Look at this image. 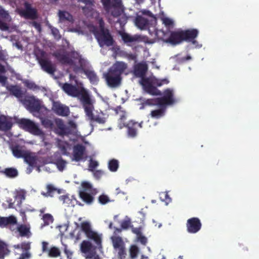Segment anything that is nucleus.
<instances>
[{"label": "nucleus", "instance_id": "obj_1", "mask_svg": "<svg viewBox=\"0 0 259 259\" xmlns=\"http://www.w3.org/2000/svg\"><path fill=\"white\" fill-rule=\"evenodd\" d=\"M147 70L148 66L145 63H139L135 65L134 73L137 77H142L141 84L147 93L152 95L161 96L162 95L161 91L153 84L157 87H161L168 84L169 80L167 78L161 79L154 78L151 81L149 78L144 77Z\"/></svg>", "mask_w": 259, "mask_h": 259}, {"label": "nucleus", "instance_id": "obj_2", "mask_svg": "<svg viewBox=\"0 0 259 259\" xmlns=\"http://www.w3.org/2000/svg\"><path fill=\"white\" fill-rule=\"evenodd\" d=\"M127 67V64L123 62H116L104 74L107 84L111 88H116L121 82L122 74Z\"/></svg>", "mask_w": 259, "mask_h": 259}, {"label": "nucleus", "instance_id": "obj_3", "mask_svg": "<svg viewBox=\"0 0 259 259\" xmlns=\"http://www.w3.org/2000/svg\"><path fill=\"white\" fill-rule=\"evenodd\" d=\"M161 20L166 29L156 32L157 35L164 42L172 46L177 45L178 44V31H172L175 25L174 21L164 16L161 17Z\"/></svg>", "mask_w": 259, "mask_h": 259}, {"label": "nucleus", "instance_id": "obj_4", "mask_svg": "<svg viewBox=\"0 0 259 259\" xmlns=\"http://www.w3.org/2000/svg\"><path fill=\"white\" fill-rule=\"evenodd\" d=\"M99 28L94 27L92 32L100 47L111 46L114 44V39L109 29L105 27V23L103 19L98 22Z\"/></svg>", "mask_w": 259, "mask_h": 259}, {"label": "nucleus", "instance_id": "obj_5", "mask_svg": "<svg viewBox=\"0 0 259 259\" xmlns=\"http://www.w3.org/2000/svg\"><path fill=\"white\" fill-rule=\"evenodd\" d=\"M61 88L68 96L77 98L82 106L88 104L91 98L88 92L83 88L79 89L76 85L66 82L62 84Z\"/></svg>", "mask_w": 259, "mask_h": 259}, {"label": "nucleus", "instance_id": "obj_6", "mask_svg": "<svg viewBox=\"0 0 259 259\" xmlns=\"http://www.w3.org/2000/svg\"><path fill=\"white\" fill-rule=\"evenodd\" d=\"M103 8L107 13L110 12L114 17H118L123 12L121 0H101Z\"/></svg>", "mask_w": 259, "mask_h": 259}, {"label": "nucleus", "instance_id": "obj_7", "mask_svg": "<svg viewBox=\"0 0 259 259\" xmlns=\"http://www.w3.org/2000/svg\"><path fill=\"white\" fill-rule=\"evenodd\" d=\"M20 127L25 131L35 136H40L44 139L45 134L38 126L32 121L28 119L22 118L18 122Z\"/></svg>", "mask_w": 259, "mask_h": 259}, {"label": "nucleus", "instance_id": "obj_8", "mask_svg": "<svg viewBox=\"0 0 259 259\" xmlns=\"http://www.w3.org/2000/svg\"><path fill=\"white\" fill-rule=\"evenodd\" d=\"M112 245L117 253L118 259H126L127 251L125 244L120 236H113L111 237Z\"/></svg>", "mask_w": 259, "mask_h": 259}, {"label": "nucleus", "instance_id": "obj_9", "mask_svg": "<svg viewBox=\"0 0 259 259\" xmlns=\"http://www.w3.org/2000/svg\"><path fill=\"white\" fill-rule=\"evenodd\" d=\"M23 104L31 112H38L41 109V105L39 100L33 96H26L21 100Z\"/></svg>", "mask_w": 259, "mask_h": 259}, {"label": "nucleus", "instance_id": "obj_10", "mask_svg": "<svg viewBox=\"0 0 259 259\" xmlns=\"http://www.w3.org/2000/svg\"><path fill=\"white\" fill-rule=\"evenodd\" d=\"M84 108L86 115L91 120L96 121L99 123H104L105 119L104 118L99 115L94 116L93 113L94 107L93 105V101L91 98L88 104H85L82 106Z\"/></svg>", "mask_w": 259, "mask_h": 259}, {"label": "nucleus", "instance_id": "obj_11", "mask_svg": "<svg viewBox=\"0 0 259 259\" xmlns=\"http://www.w3.org/2000/svg\"><path fill=\"white\" fill-rule=\"evenodd\" d=\"M199 31L197 29H190L185 30H179V44L183 41L190 42L198 35Z\"/></svg>", "mask_w": 259, "mask_h": 259}, {"label": "nucleus", "instance_id": "obj_12", "mask_svg": "<svg viewBox=\"0 0 259 259\" xmlns=\"http://www.w3.org/2000/svg\"><path fill=\"white\" fill-rule=\"evenodd\" d=\"M158 102L160 105L164 106L166 107L167 105L174 104L175 100L173 91L170 89L165 90L163 92V96L158 98Z\"/></svg>", "mask_w": 259, "mask_h": 259}, {"label": "nucleus", "instance_id": "obj_13", "mask_svg": "<svg viewBox=\"0 0 259 259\" xmlns=\"http://www.w3.org/2000/svg\"><path fill=\"white\" fill-rule=\"evenodd\" d=\"M186 227L189 233L195 234L200 230L202 224L199 218L193 217L187 220Z\"/></svg>", "mask_w": 259, "mask_h": 259}, {"label": "nucleus", "instance_id": "obj_14", "mask_svg": "<svg viewBox=\"0 0 259 259\" xmlns=\"http://www.w3.org/2000/svg\"><path fill=\"white\" fill-rule=\"evenodd\" d=\"M81 252L86 254V258L91 259L95 253L96 247L89 241H83L80 244Z\"/></svg>", "mask_w": 259, "mask_h": 259}, {"label": "nucleus", "instance_id": "obj_15", "mask_svg": "<svg viewBox=\"0 0 259 259\" xmlns=\"http://www.w3.org/2000/svg\"><path fill=\"white\" fill-rule=\"evenodd\" d=\"M52 109L57 115L59 116H67L70 113L69 107L62 104L59 102H54Z\"/></svg>", "mask_w": 259, "mask_h": 259}, {"label": "nucleus", "instance_id": "obj_16", "mask_svg": "<svg viewBox=\"0 0 259 259\" xmlns=\"http://www.w3.org/2000/svg\"><path fill=\"white\" fill-rule=\"evenodd\" d=\"M15 248L21 249L24 252L22 253L18 259H29L31 257V254L29 251L31 248L30 242H23L20 244L15 245Z\"/></svg>", "mask_w": 259, "mask_h": 259}, {"label": "nucleus", "instance_id": "obj_17", "mask_svg": "<svg viewBox=\"0 0 259 259\" xmlns=\"http://www.w3.org/2000/svg\"><path fill=\"white\" fill-rule=\"evenodd\" d=\"M85 147L81 144H77L73 147V160L76 162L82 160H85L84 157Z\"/></svg>", "mask_w": 259, "mask_h": 259}, {"label": "nucleus", "instance_id": "obj_18", "mask_svg": "<svg viewBox=\"0 0 259 259\" xmlns=\"http://www.w3.org/2000/svg\"><path fill=\"white\" fill-rule=\"evenodd\" d=\"M25 9L22 11V15L26 19L34 20L37 18V13L35 9L31 7L27 2L24 3Z\"/></svg>", "mask_w": 259, "mask_h": 259}, {"label": "nucleus", "instance_id": "obj_19", "mask_svg": "<svg viewBox=\"0 0 259 259\" xmlns=\"http://www.w3.org/2000/svg\"><path fill=\"white\" fill-rule=\"evenodd\" d=\"M51 159L50 162L55 164L60 171H62L64 169L67 162L62 158L59 152L55 153L51 156Z\"/></svg>", "mask_w": 259, "mask_h": 259}, {"label": "nucleus", "instance_id": "obj_20", "mask_svg": "<svg viewBox=\"0 0 259 259\" xmlns=\"http://www.w3.org/2000/svg\"><path fill=\"white\" fill-rule=\"evenodd\" d=\"M38 62L41 69L48 73L53 74L55 72L56 68L51 61L45 58H39Z\"/></svg>", "mask_w": 259, "mask_h": 259}, {"label": "nucleus", "instance_id": "obj_21", "mask_svg": "<svg viewBox=\"0 0 259 259\" xmlns=\"http://www.w3.org/2000/svg\"><path fill=\"white\" fill-rule=\"evenodd\" d=\"M53 56L62 64L69 65H73L74 64V61L67 54L61 53L60 52H56L53 54Z\"/></svg>", "mask_w": 259, "mask_h": 259}, {"label": "nucleus", "instance_id": "obj_22", "mask_svg": "<svg viewBox=\"0 0 259 259\" xmlns=\"http://www.w3.org/2000/svg\"><path fill=\"white\" fill-rule=\"evenodd\" d=\"M136 26L140 29H146L149 25L150 21L141 15H137L135 19Z\"/></svg>", "mask_w": 259, "mask_h": 259}, {"label": "nucleus", "instance_id": "obj_23", "mask_svg": "<svg viewBox=\"0 0 259 259\" xmlns=\"http://www.w3.org/2000/svg\"><path fill=\"white\" fill-rule=\"evenodd\" d=\"M12 126V123L11 119H9L5 115H0V131H8L11 128Z\"/></svg>", "mask_w": 259, "mask_h": 259}, {"label": "nucleus", "instance_id": "obj_24", "mask_svg": "<svg viewBox=\"0 0 259 259\" xmlns=\"http://www.w3.org/2000/svg\"><path fill=\"white\" fill-rule=\"evenodd\" d=\"M83 73L87 76L92 84H97L99 81V78L96 73L93 69L83 70Z\"/></svg>", "mask_w": 259, "mask_h": 259}, {"label": "nucleus", "instance_id": "obj_25", "mask_svg": "<svg viewBox=\"0 0 259 259\" xmlns=\"http://www.w3.org/2000/svg\"><path fill=\"white\" fill-rule=\"evenodd\" d=\"M159 108L151 111V116L155 119H159L163 117L165 113L166 107L162 105H157Z\"/></svg>", "mask_w": 259, "mask_h": 259}, {"label": "nucleus", "instance_id": "obj_26", "mask_svg": "<svg viewBox=\"0 0 259 259\" xmlns=\"http://www.w3.org/2000/svg\"><path fill=\"white\" fill-rule=\"evenodd\" d=\"M17 223L16 218L11 215L9 217H0V227L4 228L9 225H15Z\"/></svg>", "mask_w": 259, "mask_h": 259}, {"label": "nucleus", "instance_id": "obj_27", "mask_svg": "<svg viewBox=\"0 0 259 259\" xmlns=\"http://www.w3.org/2000/svg\"><path fill=\"white\" fill-rule=\"evenodd\" d=\"M59 20L60 22H72L73 21V16L68 12L59 10L58 12Z\"/></svg>", "mask_w": 259, "mask_h": 259}, {"label": "nucleus", "instance_id": "obj_28", "mask_svg": "<svg viewBox=\"0 0 259 259\" xmlns=\"http://www.w3.org/2000/svg\"><path fill=\"white\" fill-rule=\"evenodd\" d=\"M10 93L18 99L22 98L23 93L21 88L16 85H11L7 88Z\"/></svg>", "mask_w": 259, "mask_h": 259}, {"label": "nucleus", "instance_id": "obj_29", "mask_svg": "<svg viewBox=\"0 0 259 259\" xmlns=\"http://www.w3.org/2000/svg\"><path fill=\"white\" fill-rule=\"evenodd\" d=\"M79 196L83 201L88 204H91L94 200V197L90 194L85 192L84 190L79 191Z\"/></svg>", "mask_w": 259, "mask_h": 259}, {"label": "nucleus", "instance_id": "obj_30", "mask_svg": "<svg viewBox=\"0 0 259 259\" xmlns=\"http://www.w3.org/2000/svg\"><path fill=\"white\" fill-rule=\"evenodd\" d=\"M90 239L93 240L98 246H101L102 243L101 237L97 232L92 230L86 235Z\"/></svg>", "mask_w": 259, "mask_h": 259}, {"label": "nucleus", "instance_id": "obj_31", "mask_svg": "<svg viewBox=\"0 0 259 259\" xmlns=\"http://www.w3.org/2000/svg\"><path fill=\"white\" fill-rule=\"evenodd\" d=\"M137 122L131 121L128 123L127 127L128 136L134 138L137 136Z\"/></svg>", "mask_w": 259, "mask_h": 259}, {"label": "nucleus", "instance_id": "obj_32", "mask_svg": "<svg viewBox=\"0 0 259 259\" xmlns=\"http://www.w3.org/2000/svg\"><path fill=\"white\" fill-rule=\"evenodd\" d=\"M20 235L22 237L26 236L29 237L31 234L30 228L25 225H20L17 228Z\"/></svg>", "mask_w": 259, "mask_h": 259}, {"label": "nucleus", "instance_id": "obj_33", "mask_svg": "<svg viewBox=\"0 0 259 259\" xmlns=\"http://www.w3.org/2000/svg\"><path fill=\"white\" fill-rule=\"evenodd\" d=\"M12 151L13 155L18 158H23L27 152V151L22 150L18 145H16L13 147L12 149Z\"/></svg>", "mask_w": 259, "mask_h": 259}, {"label": "nucleus", "instance_id": "obj_34", "mask_svg": "<svg viewBox=\"0 0 259 259\" xmlns=\"http://www.w3.org/2000/svg\"><path fill=\"white\" fill-rule=\"evenodd\" d=\"M9 252L7 245L0 240V259H4L5 256L8 255Z\"/></svg>", "mask_w": 259, "mask_h": 259}, {"label": "nucleus", "instance_id": "obj_35", "mask_svg": "<svg viewBox=\"0 0 259 259\" xmlns=\"http://www.w3.org/2000/svg\"><path fill=\"white\" fill-rule=\"evenodd\" d=\"M3 172L7 177L11 178H15L18 175V170L13 167L6 168Z\"/></svg>", "mask_w": 259, "mask_h": 259}, {"label": "nucleus", "instance_id": "obj_36", "mask_svg": "<svg viewBox=\"0 0 259 259\" xmlns=\"http://www.w3.org/2000/svg\"><path fill=\"white\" fill-rule=\"evenodd\" d=\"M78 63L79 66L78 67L75 68V69H74L75 71H80L81 72L83 73V70L89 69L85 68L87 65L88 62L85 59L81 57L78 60Z\"/></svg>", "mask_w": 259, "mask_h": 259}, {"label": "nucleus", "instance_id": "obj_37", "mask_svg": "<svg viewBox=\"0 0 259 259\" xmlns=\"http://www.w3.org/2000/svg\"><path fill=\"white\" fill-rule=\"evenodd\" d=\"M23 158H24V161L30 166L34 165L36 162L35 157L32 156L31 154L28 151L26 152Z\"/></svg>", "mask_w": 259, "mask_h": 259}, {"label": "nucleus", "instance_id": "obj_38", "mask_svg": "<svg viewBox=\"0 0 259 259\" xmlns=\"http://www.w3.org/2000/svg\"><path fill=\"white\" fill-rule=\"evenodd\" d=\"M122 39L125 44L134 42L137 40V38L135 36H132L125 32L120 33Z\"/></svg>", "mask_w": 259, "mask_h": 259}, {"label": "nucleus", "instance_id": "obj_39", "mask_svg": "<svg viewBox=\"0 0 259 259\" xmlns=\"http://www.w3.org/2000/svg\"><path fill=\"white\" fill-rule=\"evenodd\" d=\"M139 248L136 245H132L130 246L129 252L131 259H135L137 257L139 253Z\"/></svg>", "mask_w": 259, "mask_h": 259}, {"label": "nucleus", "instance_id": "obj_40", "mask_svg": "<svg viewBox=\"0 0 259 259\" xmlns=\"http://www.w3.org/2000/svg\"><path fill=\"white\" fill-rule=\"evenodd\" d=\"M119 164L117 160L113 159L108 162V168L111 171H116L118 168Z\"/></svg>", "mask_w": 259, "mask_h": 259}, {"label": "nucleus", "instance_id": "obj_41", "mask_svg": "<svg viewBox=\"0 0 259 259\" xmlns=\"http://www.w3.org/2000/svg\"><path fill=\"white\" fill-rule=\"evenodd\" d=\"M59 249L56 247H52L48 251V255L52 257H57L60 255Z\"/></svg>", "mask_w": 259, "mask_h": 259}, {"label": "nucleus", "instance_id": "obj_42", "mask_svg": "<svg viewBox=\"0 0 259 259\" xmlns=\"http://www.w3.org/2000/svg\"><path fill=\"white\" fill-rule=\"evenodd\" d=\"M160 199L165 203L166 204H168L171 202V199L169 197L167 192H161L159 193Z\"/></svg>", "mask_w": 259, "mask_h": 259}, {"label": "nucleus", "instance_id": "obj_43", "mask_svg": "<svg viewBox=\"0 0 259 259\" xmlns=\"http://www.w3.org/2000/svg\"><path fill=\"white\" fill-rule=\"evenodd\" d=\"M81 229L85 235H87L92 230L90 223L87 222H83L81 223Z\"/></svg>", "mask_w": 259, "mask_h": 259}, {"label": "nucleus", "instance_id": "obj_44", "mask_svg": "<svg viewBox=\"0 0 259 259\" xmlns=\"http://www.w3.org/2000/svg\"><path fill=\"white\" fill-rule=\"evenodd\" d=\"M23 83L28 89L35 91L39 89L38 87L33 82L28 80H25Z\"/></svg>", "mask_w": 259, "mask_h": 259}, {"label": "nucleus", "instance_id": "obj_45", "mask_svg": "<svg viewBox=\"0 0 259 259\" xmlns=\"http://www.w3.org/2000/svg\"><path fill=\"white\" fill-rule=\"evenodd\" d=\"M143 105L157 106L160 105L158 102V98L155 99H149L144 101Z\"/></svg>", "mask_w": 259, "mask_h": 259}, {"label": "nucleus", "instance_id": "obj_46", "mask_svg": "<svg viewBox=\"0 0 259 259\" xmlns=\"http://www.w3.org/2000/svg\"><path fill=\"white\" fill-rule=\"evenodd\" d=\"M42 220L45 225H49L53 222V216L49 213L45 214L42 217Z\"/></svg>", "mask_w": 259, "mask_h": 259}, {"label": "nucleus", "instance_id": "obj_47", "mask_svg": "<svg viewBox=\"0 0 259 259\" xmlns=\"http://www.w3.org/2000/svg\"><path fill=\"white\" fill-rule=\"evenodd\" d=\"M99 202L102 204L105 205L110 201L109 197L105 194H102L98 197Z\"/></svg>", "mask_w": 259, "mask_h": 259}, {"label": "nucleus", "instance_id": "obj_48", "mask_svg": "<svg viewBox=\"0 0 259 259\" xmlns=\"http://www.w3.org/2000/svg\"><path fill=\"white\" fill-rule=\"evenodd\" d=\"M41 124L45 127L49 128H52L54 125L53 122L48 118H42Z\"/></svg>", "mask_w": 259, "mask_h": 259}, {"label": "nucleus", "instance_id": "obj_49", "mask_svg": "<svg viewBox=\"0 0 259 259\" xmlns=\"http://www.w3.org/2000/svg\"><path fill=\"white\" fill-rule=\"evenodd\" d=\"M99 165L98 162L97 161L91 159L89 163V170L91 171H94V169L96 168Z\"/></svg>", "mask_w": 259, "mask_h": 259}, {"label": "nucleus", "instance_id": "obj_50", "mask_svg": "<svg viewBox=\"0 0 259 259\" xmlns=\"http://www.w3.org/2000/svg\"><path fill=\"white\" fill-rule=\"evenodd\" d=\"M71 58L73 61L78 60L81 57L78 53L75 51H72L70 53Z\"/></svg>", "mask_w": 259, "mask_h": 259}, {"label": "nucleus", "instance_id": "obj_51", "mask_svg": "<svg viewBox=\"0 0 259 259\" xmlns=\"http://www.w3.org/2000/svg\"><path fill=\"white\" fill-rule=\"evenodd\" d=\"M81 186L83 189L82 190H84L86 192L88 190H90L92 189V185L87 182H83L81 183Z\"/></svg>", "mask_w": 259, "mask_h": 259}, {"label": "nucleus", "instance_id": "obj_52", "mask_svg": "<svg viewBox=\"0 0 259 259\" xmlns=\"http://www.w3.org/2000/svg\"><path fill=\"white\" fill-rule=\"evenodd\" d=\"M141 13L143 15L148 16L151 18H152L154 21H156V17L154 16V15L149 10H143L141 11Z\"/></svg>", "mask_w": 259, "mask_h": 259}, {"label": "nucleus", "instance_id": "obj_53", "mask_svg": "<svg viewBox=\"0 0 259 259\" xmlns=\"http://www.w3.org/2000/svg\"><path fill=\"white\" fill-rule=\"evenodd\" d=\"M131 222L129 220H124L121 223V227L123 229H127L130 227Z\"/></svg>", "mask_w": 259, "mask_h": 259}, {"label": "nucleus", "instance_id": "obj_54", "mask_svg": "<svg viewBox=\"0 0 259 259\" xmlns=\"http://www.w3.org/2000/svg\"><path fill=\"white\" fill-rule=\"evenodd\" d=\"M138 240L141 242V244L143 245H146L147 242V238L143 236L142 235H140L137 237Z\"/></svg>", "mask_w": 259, "mask_h": 259}, {"label": "nucleus", "instance_id": "obj_55", "mask_svg": "<svg viewBox=\"0 0 259 259\" xmlns=\"http://www.w3.org/2000/svg\"><path fill=\"white\" fill-rule=\"evenodd\" d=\"M47 193L49 195H51V194L54 191L57 190V189L55 188L52 185L49 184L47 186Z\"/></svg>", "mask_w": 259, "mask_h": 259}, {"label": "nucleus", "instance_id": "obj_56", "mask_svg": "<svg viewBox=\"0 0 259 259\" xmlns=\"http://www.w3.org/2000/svg\"><path fill=\"white\" fill-rule=\"evenodd\" d=\"M59 199L61 201H62L63 203H68V201H70V199L67 195H61L59 196Z\"/></svg>", "mask_w": 259, "mask_h": 259}, {"label": "nucleus", "instance_id": "obj_57", "mask_svg": "<svg viewBox=\"0 0 259 259\" xmlns=\"http://www.w3.org/2000/svg\"><path fill=\"white\" fill-rule=\"evenodd\" d=\"M8 78L4 75H0V83L2 86H5L7 84Z\"/></svg>", "mask_w": 259, "mask_h": 259}, {"label": "nucleus", "instance_id": "obj_58", "mask_svg": "<svg viewBox=\"0 0 259 259\" xmlns=\"http://www.w3.org/2000/svg\"><path fill=\"white\" fill-rule=\"evenodd\" d=\"M102 175H103V172H102V171H101L100 170H97L95 171L94 172V176L97 179H100Z\"/></svg>", "mask_w": 259, "mask_h": 259}, {"label": "nucleus", "instance_id": "obj_59", "mask_svg": "<svg viewBox=\"0 0 259 259\" xmlns=\"http://www.w3.org/2000/svg\"><path fill=\"white\" fill-rule=\"evenodd\" d=\"M32 25L38 31H39V32L41 31V27L40 24L39 23H38L36 21H33L32 23Z\"/></svg>", "mask_w": 259, "mask_h": 259}, {"label": "nucleus", "instance_id": "obj_60", "mask_svg": "<svg viewBox=\"0 0 259 259\" xmlns=\"http://www.w3.org/2000/svg\"><path fill=\"white\" fill-rule=\"evenodd\" d=\"M132 232L137 235V237L142 235L141 230L140 228H133L132 229Z\"/></svg>", "mask_w": 259, "mask_h": 259}, {"label": "nucleus", "instance_id": "obj_61", "mask_svg": "<svg viewBox=\"0 0 259 259\" xmlns=\"http://www.w3.org/2000/svg\"><path fill=\"white\" fill-rule=\"evenodd\" d=\"M9 29V27L7 24L0 20V29L2 30H7Z\"/></svg>", "mask_w": 259, "mask_h": 259}, {"label": "nucleus", "instance_id": "obj_62", "mask_svg": "<svg viewBox=\"0 0 259 259\" xmlns=\"http://www.w3.org/2000/svg\"><path fill=\"white\" fill-rule=\"evenodd\" d=\"M48 243L45 241L42 242V250L43 252L49 251Z\"/></svg>", "mask_w": 259, "mask_h": 259}, {"label": "nucleus", "instance_id": "obj_63", "mask_svg": "<svg viewBox=\"0 0 259 259\" xmlns=\"http://www.w3.org/2000/svg\"><path fill=\"white\" fill-rule=\"evenodd\" d=\"M64 252L66 254L68 259H72V252L66 248L64 249Z\"/></svg>", "mask_w": 259, "mask_h": 259}, {"label": "nucleus", "instance_id": "obj_64", "mask_svg": "<svg viewBox=\"0 0 259 259\" xmlns=\"http://www.w3.org/2000/svg\"><path fill=\"white\" fill-rule=\"evenodd\" d=\"M193 45L195 46V48L196 49H200L202 47V45L199 44L197 40L194 39L193 40L190 41Z\"/></svg>", "mask_w": 259, "mask_h": 259}]
</instances>
